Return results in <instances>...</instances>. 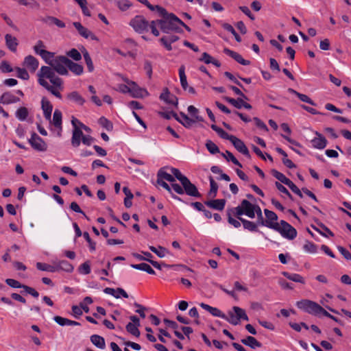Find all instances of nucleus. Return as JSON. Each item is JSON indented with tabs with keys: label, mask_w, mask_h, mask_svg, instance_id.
I'll use <instances>...</instances> for the list:
<instances>
[{
	"label": "nucleus",
	"mask_w": 351,
	"mask_h": 351,
	"mask_svg": "<svg viewBox=\"0 0 351 351\" xmlns=\"http://www.w3.org/2000/svg\"><path fill=\"white\" fill-rule=\"evenodd\" d=\"M45 63L49 66H43L37 73L38 84L58 99H62L61 92L64 90V81L55 72L61 75H68L69 58L64 56H52L47 59Z\"/></svg>",
	"instance_id": "f257e3e1"
},
{
	"label": "nucleus",
	"mask_w": 351,
	"mask_h": 351,
	"mask_svg": "<svg viewBox=\"0 0 351 351\" xmlns=\"http://www.w3.org/2000/svg\"><path fill=\"white\" fill-rule=\"evenodd\" d=\"M232 214L239 217L245 215L251 219H254L257 215L258 218L263 219L262 211L259 206L250 202L248 200H242L240 205L232 208Z\"/></svg>",
	"instance_id": "f03ea898"
},
{
	"label": "nucleus",
	"mask_w": 351,
	"mask_h": 351,
	"mask_svg": "<svg viewBox=\"0 0 351 351\" xmlns=\"http://www.w3.org/2000/svg\"><path fill=\"white\" fill-rule=\"evenodd\" d=\"M156 10L164 16L163 19L158 20V26L164 33L168 34L171 31H178V23L173 19V16H176V15L167 14L163 8L158 5H156Z\"/></svg>",
	"instance_id": "7ed1b4c3"
},
{
	"label": "nucleus",
	"mask_w": 351,
	"mask_h": 351,
	"mask_svg": "<svg viewBox=\"0 0 351 351\" xmlns=\"http://www.w3.org/2000/svg\"><path fill=\"white\" fill-rule=\"evenodd\" d=\"M241 319L248 321L249 318L244 309L239 306H233L227 315V322L233 325H237Z\"/></svg>",
	"instance_id": "20e7f679"
},
{
	"label": "nucleus",
	"mask_w": 351,
	"mask_h": 351,
	"mask_svg": "<svg viewBox=\"0 0 351 351\" xmlns=\"http://www.w3.org/2000/svg\"><path fill=\"white\" fill-rule=\"evenodd\" d=\"M123 81L130 86L129 94L134 98H144L149 95L147 89L140 87L135 82L127 77H121Z\"/></svg>",
	"instance_id": "39448f33"
},
{
	"label": "nucleus",
	"mask_w": 351,
	"mask_h": 351,
	"mask_svg": "<svg viewBox=\"0 0 351 351\" xmlns=\"http://www.w3.org/2000/svg\"><path fill=\"white\" fill-rule=\"evenodd\" d=\"M71 124L73 128L71 137V144L73 147H77L80 145L81 136H82V128L84 123L77 118L72 117Z\"/></svg>",
	"instance_id": "423d86ee"
},
{
	"label": "nucleus",
	"mask_w": 351,
	"mask_h": 351,
	"mask_svg": "<svg viewBox=\"0 0 351 351\" xmlns=\"http://www.w3.org/2000/svg\"><path fill=\"white\" fill-rule=\"evenodd\" d=\"M296 306L298 308L314 315H319V311L322 309V306L319 304L308 300L299 301L297 302Z\"/></svg>",
	"instance_id": "0eeeda50"
},
{
	"label": "nucleus",
	"mask_w": 351,
	"mask_h": 351,
	"mask_svg": "<svg viewBox=\"0 0 351 351\" xmlns=\"http://www.w3.org/2000/svg\"><path fill=\"white\" fill-rule=\"evenodd\" d=\"M274 230L280 232L283 237L289 239H293L297 236L295 229L283 220L278 223V228Z\"/></svg>",
	"instance_id": "6e6552de"
},
{
	"label": "nucleus",
	"mask_w": 351,
	"mask_h": 351,
	"mask_svg": "<svg viewBox=\"0 0 351 351\" xmlns=\"http://www.w3.org/2000/svg\"><path fill=\"white\" fill-rule=\"evenodd\" d=\"M130 25L138 33H143L148 30L149 23L142 16H136L130 21Z\"/></svg>",
	"instance_id": "1a4fd4ad"
},
{
	"label": "nucleus",
	"mask_w": 351,
	"mask_h": 351,
	"mask_svg": "<svg viewBox=\"0 0 351 351\" xmlns=\"http://www.w3.org/2000/svg\"><path fill=\"white\" fill-rule=\"evenodd\" d=\"M264 213L266 217V220H262L261 224L271 229H277L278 228V222L277 215L268 209H265Z\"/></svg>",
	"instance_id": "9d476101"
},
{
	"label": "nucleus",
	"mask_w": 351,
	"mask_h": 351,
	"mask_svg": "<svg viewBox=\"0 0 351 351\" xmlns=\"http://www.w3.org/2000/svg\"><path fill=\"white\" fill-rule=\"evenodd\" d=\"M31 146L36 150L39 152H45L47 149V143L36 133L32 134L29 139Z\"/></svg>",
	"instance_id": "9b49d317"
},
{
	"label": "nucleus",
	"mask_w": 351,
	"mask_h": 351,
	"mask_svg": "<svg viewBox=\"0 0 351 351\" xmlns=\"http://www.w3.org/2000/svg\"><path fill=\"white\" fill-rule=\"evenodd\" d=\"M73 26L77 30L79 34L86 39L98 41V38L88 29L84 27L80 22H74Z\"/></svg>",
	"instance_id": "f8f14e48"
},
{
	"label": "nucleus",
	"mask_w": 351,
	"mask_h": 351,
	"mask_svg": "<svg viewBox=\"0 0 351 351\" xmlns=\"http://www.w3.org/2000/svg\"><path fill=\"white\" fill-rule=\"evenodd\" d=\"M62 114L61 111L58 109H56L53 114V118H51L50 121H49L50 124L56 128L57 135L58 136H61L62 131Z\"/></svg>",
	"instance_id": "ddd939ff"
},
{
	"label": "nucleus",
	"mask_w": 351,
	"mask_h": 351,
	"mask_svg": "<svg viewBox=\"0 0 351 351\" xmlns=\"http://www.w3.org/2000/svg\"><path fill=\"white\" fill-rule=\"evenodd\" d=\"M33 49L35 53L39 55L44 61L47 59L49 60V56H52V52L45 50V45L43 41L40 40L36 43Z\"/></svg>",
	"instance_id": "4468645a"
},
{
	"label": "nucleus",
	"mask_w": 351,
	"mask_h": 351,
	"mask_svg": "<svg viewBox=\"0 0 351 351\" xmlns=\"http://www.w3.org/2000/svg\"><path fill=\"white\" fill-rule=\"evenodd\" d=\"M184 192L190 196L199 197V193L197 191V187L191 182V181L186 178L183 182H181Z\"/></svg>",
	"instance_id": "2eb2a0df"
},
{
	"label": "nucleus",
	"mask_w": 351,
	"mask_h": 351,
	"mask_svg": "<svg viewBox=\"0 0 351 351\" xmlns=\"http://www.w3.org/2000/svg\"><path fill=\"white\" fill-rule=\"evenodd\" d=\"M315 137L311 141L312 147L318 149H324L327 145L326 138L318 132H315Z\"/></svg>",
	"instance_id": "dca6fc26"
},
{
	"label": "nucleus",
	"mask_w": 351,
	"mask_h": 351,
	"mask_svg": "<svg viewBox=\"0 0 351 351\" xmlns=\"http://www.w3.org/2000/svg\"><path fill=\"white\" fill-rule=\"evenodd\" d=\"M23 65L31 72H35L39 65L38 60L32 55L24 58Z\"/></svg>",
	"instance_id": "f3484780"
},
{
	"label": "nucleus",
	"mask_w": 351,
	"mask_h": 351,
	"mask_svg": "<svg viewBox=\"0 0 351 351\" xmlns=\"http://www.w3.org/2000/svg\"><path fill=\"white\" fill-rule=\"evenodd\" d=\"M41 108L43 111V115L47 121H50L51 112L53 110V106L50 101L46 98L43 97L41 99Z\"/></svg>",
	"instance_id": "a211bd4d"
},
{
	"label": "nucleus",
	"mask_w": 351,
	"mask_h": 351,
	"mask_svg": "<svg viewBox=\"0 0 351 351\" xmlns=\"http://www.w3.org/2000/svg\"><path fill=\"white\" fill-rule=\"evenodd\" d=\"M230 142L232 143L234 147L237 149V151H239L240 153L243 154V155L247 157L250 156V152L248 149L241 139L234 136L232 138Z\"/></svg>",
	"instance_id": "6ab92c4d"
},
{
	"label": "nucleus",
	"mask_w": 351,
	"mask_h": 351,
	"mask_svg": "<svg viewBox=\"0 0 351 351\" xmlns=\"http://www.w3.org/2000/svg\"><path fill=\"white\" fill-rule=\"evenodd\" d=\"M199 306L203 309L210 313L214 317H221L225 320L227 319V315L216 307H213L205 303H201L199 304Z\"/></svg>",
	"instance_id": "aec40b11"
},
{
	"label": "nucleus",
	"mask_w": 351,
	"mask_h": 351,
	"mask_svg": "<svg viewBox=\"0 0 351 351\" xmlns=\"http://www.w3.org/2000/svg\"><path fill=\"white\" fill-rule=\"evenodd\" d=\"M104 293L108 295L114 296L115 298H120L123 297L124 298H128V294L122 288H117L114 289L113 288L107 287L104 290Z\"/></svg>",
	"instance_id": "412c9836"
},
{
	"label": "nucleus",
	"mask_w": 351,
	"mask_h": 351,
	"mask_svg": "<svg viewBox=\"0 0 351 351\" xmlns=\"http://www.w3.org/2000/svg\"><path fill=\"white\" fill-rule=\"evenodd\" d=\"M5 45L12 52H15L19 45L18 40L11 34H7L5 36Z\"/></svg>",
	"instance_id": "4be33fe9"
},
{
	"label": "nucleus",
	"mask_w": 351,
	"mask_h": 351,
	"mask_svg": "<svg viewBox=\"0 0 351 351\" xmlns=\"http://www.w3.org/2000/svg\"><path fill=\"white\" fill-rule=\"evenodd\" d=\"M205 204L211 208L222 210L225 207L226 200L224 199L210 200L206 202Z\"/></svg>",
	"instance_id": "5701e85b"
},
{
	"label": "nucleus",
	"mask_w": 351,
	"mask_h": 351,
	"mask_svg": "<svg viewBox=\"0 0 351 351\" xmlns=\"http://www.w3.org/2000/svg\"><path fill=\"white\" fill-rule=\"evenodd\" d=\"M66 98L80 106H83L86 101L84 98L77 91L69 93L66 95Z\"/></svg>",
	"instance_id": "b1692460"
},
{
	"label": "nucleus",
	"mask_w": 351,
	"mask_h": 351,
	"mask_svg": "<svg viewBox=\"0 0 351 351\" xmlns=\"http://www.w3.org/2000/svg\"><path fill=\"white\" fill-rule=\"evenodd\" d=\"M19 101V99L10 92H6L0 97V103L3 104H14Z\"/></svg>",
	"instance_id": "393cba45"
},
{
	"label": "nucleus",
	"mask_w": 351,
	"mask_h": 351,
	"mask_svg": "<svg viewBox=\"0 0 351 351\" xmlns=\"http://www.w3.org/2000/svg\"><path fill=\"white\" fill-rule=\"evenodd\" d=\"M241 341L244 345L249 346L252 349L261 347V343L252 336H248L246 338L241 339Z\"/></svg>",
	"instance_id": "a878e982"
},
{
	"label": "nucleus",
	"mask_w": 351,
	"mask_h": 351,
	"mask_svg": "<svg viewBox=\"0 0 351 351\" xmlns=\"http://www.w3.org/2000/svg\"><path fill=\"white\" fill-rule=\"evenodd\" d=\"M282 274L291 281L301 283V284H305L304 278L298 274L289 273L287 271H283L282 273Z\"/></svg>",
	"instance_id": "bb28decb"
},
{
	"label": "nucleus",
	"mask_w": 351,
	"mask_h": 351,
	"mask_svg": "<svg viewBox=\"0 0 351 351\" xmlns=\"http://www.w3.org/2000/svg\"><path fill=\"white\" fill-rule=\"evenodd\" d=\"M68 67L72 73L76 75H80L82 74L84 69L83 66L79 64L75 63L69 59Z\"/></svg>",
	"instance_id": "cd10ccee"
},
{
	"label": "nucleus",
	"mask_w": 351,
	"mask_h": 351,
	"mask_svg": "<svg viewBox=\"0 0 351 351\" xmlns=\"http://www.w3.org/2000/svg\"><path fill=\"white\" fill-rule=\"evenodd\" d=\"M57 271L60 269L68 273L73 271V266L66 261H60L56 265Z\"/></svg>",
	"instance_id": "c85d7f7f"
},
{
	"label": "nucleus",
	"mask_w": 351,
	"mask_h": 351,
	"mask_svg": "<svg viewBox=\"0 0 351 351\" xmlns=\"http://www.w3.org/2000/svg\"><path fill=\"white\" fill-rule=\"evenodd\" d=\"M90 341L93 344H94L96 347L104 349L105 348V340L104 339L97 335H93L90 337Z\"/></svg>",
	"instance_id": "c756f323"
},
{
	"label": "nucleus",
	"mask_w": 351,
	"mask_h": 351,
	"mask_svg": "<svg viewBox=\"0 0 351 351\" xmlns=\"http://www.w3.org/2000/svg\"><path fill=\"white\" fill-rule=\"evenodd\" d=\"M201 61H203L206 64H213L217 67H219L221 66V63L213 58L211 56H210L208 53L204 52L202 53V58L199 59Z\"/></svg>",
	"instance_id": "7c9ffc66"
},
{
	"label": "nucleus",
	"mask_w": 351,
	"mask_h": 351,
	"mask_svg": "<svg viewBox=\"0 0 351 351\" xmlns=\"http://www.w3.org/2000/svg\"><path fill=\"white\" fill-rule=\"evenodd\" d=\"M157 178L172 183L175 182L174 177L171 174L165 171V168H162L158 171Z\"/></svg>",
	"instance_id": "2f4dec72"
},
{
	"label": "nucleus",
	"mask_w": 351,
	"mask_h": 351,
	"mask_svg": "<svg viewBox=\"0 0 351 351\" xmlns=\"http://www.w3.org/2000/svg\"><path fill=\"white\" fill-rule=\"evenodd\" d=\"M132 267L146 271L147 273L149 274H155L154 270L151 267V266L147 263H143L140 264H133L131 265Z\"/></svg>",
	"instance_id": "473e14b6"
},
{
	"label": "nucleus",
	"mask_w": 351,
	"mask_h": 351,
	"mask_svg": "<svg viewBox=\"0 0 351 351\" xmlns=\"http://www.w3.org/2000/svg\"><path fill=\"white\" fill-rule=\"evenodd\" d=\"M289 91L295 95L302 101L308 103L312 106H315V103L306 95L300 93L292 88H289Z\"/></svg>",
	"instance_id": "72a5a7b5"
},
{
	"label": "nucleus",
	"mask_w": 351,
	"mask_h": 351,
	"mask_svg": "<svg viewBox=\"0 0 351 351\" xmlns=\"http://www.w3.org/2000/svg\"><path fill=\"white\" fill-rule=\"evenodd\" d=\"M149 250L155 253L158 257L164 258L169 253V251L164 247L158 246L156 247L154 246H149Z\"/></svg>",
	"instance_id": "f704fd0d"
},
{
	"label": "nucleus",
	"mask_w": 351,
	"mask_h": 351,
	"mask_svg": "<svg viewBox=\"0 0 351 351\" xmlns=\"http://www.w3.org/2000/svg\"><path fill=\"white\" fill-rule=\"evenodd\" d=\"M160 99L167 104H175V97L171 95L167 89H165L160 95Z\"/></svg>",
	"instance_id": "c9c22d12"
},
{
	"label": "nucleus",
	"mask_w": 351,
	"mask_h": 351,
	"mask_svg": "<svg viewBox=\"0 0 351 351\" xmlns=\"http://www.w3.org/2000/svg\"><path fill=\"white\" fill-rule=\"evenodd\" d=\"M179 76L182 87L184 90H186L188 88V83L185 74V68L184 66H181L179 69Z\"/></svg>",
	"instance_id": "e433bc0d"
},
{
	"label": "nucleus",
	"mask_w": 351,
	"mask_h": 351,
	"mask_svg": "<svg viewBox=\"0 0 351 351\" xmlns=\"http://www.w3.org/2000/svg\"><path fill=\"white\" fill-rule=\"evenodd\" d=\"M88 90L92 94L90 100L97 106H102V101L96 95V90L93 86L90 85L88 87Z\"/></svg>",
	"instance_id": "4c0bfd02"
},
{
	"label": "nucleus",
	"mask_w": 351,
	"mask_h": 351,
	"mask_svg": "<svg viewBox=\"0 0 351 351\" xmlns=\"http://www.w3.org/2000/svg\"><path fill=\"white\" fill-rule=\"evenodd\" d=\"M239 219L242 222L245 229L254 232L257 231V226L255 223L248 221L247 219L239 217Z\"/></svg>",
	"instance_id": "58836bf2"
},
{
	"label": "nucleus",
	"mask_w": 351,
	"mask_h": 351,
	"mask_svg": "<svg viewBox=\"0 0 351 351\" xmlns=\"http://www.w3.org/2000/svg\"><path fill=\"white\" fill-rule=\"evenodd\" d=\"M303 250L310 254H315L317 252V246L313 242L306 241L303 245Z\"/></svg>",
	"instance_id": "ea45409f"
},
{
	"label": "nucleus",
	"mask_w": 351,
	"mask_h": 351,
	"mask_svg": "<svg viewBox=\"0 0 351 351\" xmlns=\"http://www.w3.org/2000/svg\"><path fill=\"white\" fill-rule=\"evenodd\" d=\"M140 326H137L136 324H132V323H128L127 325H126V330L130 333L131 335L136 337H138L140 336V331L138 330V327Z\"/></svg>",
	"instance_id": "a19ab883"
},
{
	"label": "nucleus",
	"mask_w": 351,
	"mask_h": 351,
	"mask_svg": "<svg viewBox=\"0 0 351 351\" xmlns=\"http://www.w3.org/2000/svg\"><path fill=\"white\" fill-rule=\"evenodd\" d=\"M44 21L49 25L54 24L58 27L63 28L65 27V24L62 21L59 20L58 19L53 17V16H47Z\"/></svg>",
	"instance_id": "79ce46f5"
},
{
	"label": "nucleus",
	"mask_w": 351,
	"mask_h": 351,
	"mask_svg": "<svg viewBox=\"0 0 351 351\" xmlns=\"http://www.w3.org/2000/svg\"><path fill=\"white\" fill-rule=\"evenodd\" d=\"M188 112L193 117H194L195 121L199 122L204 121L203 117L198 114L199 110L196 108L195 106H189L188 107Z\"/></svg>",
	"instance_id": "37998d69"
},
{
	"label": "nucleus",
	"mask_w": 351,
	"mask_h": 351,
	"mask_svg": "<svg viewBox=\"0 0 351 351\" xmlns=\"http://www.w3.org/2000/svg\"><path fill=\"white\" fill-rule=\"evenodd\" d=\"M115 3L123 12L128 10L132 6L131 2L128 0H115Z\"/></svg>",
	"instance_id": "c03bdc74"
},
{
	"label": "nucleus",
	"mask_w": 351,
	"mask_h": 351,
	"mask_svg": "<svg viewBox=\"0 0 351 351\" xmlns=\"http://www.w3.org/2000/svg\"><path fill=\"white\" fill-rule=\"evenodd\" d=\"M209 181H210V189L208 192V196L210 197H215L217 195V190H218V185L214 180L212 176L209 177Z\"/></svg>",
	"instance_id": "a18cd8bd"
},
{
	"label": "nucleus",
	"mask_w": 351,
	"mask_h": 351,
	"mask_svg": "<svg viewBox=\"0 0 351 351\" xmlns=\"http://www.w3.org/2000/svg\"><path fill=\"white\" fill-rule=\"evenodd\" d=\"M36 267L38 269L41 271H47L49 272H54L57 271L56 266H51L46 263H37Z\"/></svg>",
	"instance_id": "49530a36"
},
{
	"label": "nucleus",
	"mask_w": 351,
	"mask_h": 351,
	"mask_svg": "<svg viewBox=\"0 0 351 351\" xmlns=\"http://www.w3.org/2000/svg\"><path fill=\"white\" fill-rule=\"evenodd\" d=\"M28 115L27 109L25 107L19 108L16 112V117L20 121H25Z\"/></svg>",
	"instance_id": "de8ad7c7"
},
{
	"label": "nucleus",
	"mask_w": 351,
	"mask_h": 351,
	"mask_svg": "<svg viewBox=\"0 0 351 351\" xmlns=\"http://www.w3.org/2000/svg\"><path fill=\"white\" fill-rule=\"evenodd\" d=\"M222 156L224 157L228 161L232 162L234 165L239 166V167H242L241 164L239 162V160L233 156V154L229 151H226V153L221 154Z\"/></svg>",
	"instance_id": "09e8293b"
},
{
	"label": "nucleus",
	"mask_w": 351,
	"mask_h": 351,
	"mask_svg": "<svg viewBox=\"0 0 351 351\" xmlns=\"http://www.w3.org/2000/svg\"><path fill=\"white\" fill-rule=\"evenodd\" d=\"M271 173L277 180L285 184H287L289 181V178H287L283 173L278 171L277 170H272Z\"/></svg>",
	"instance_id": "8fccbe9b"
},
{
	"label": "nucleus",
	"mask_w": 351,
	"mask_h": 351,
	"mask_svg": "<svg viewBox=\"0 0 351 351\" xmlns=\"http://www.w3.org/2000/svg\"><path fill=\"white\" fill-rule=\"evenodd\" d=\"M90 265L89 261H86L80 265L78 271L81 274L87 275L90 273Z\"/></svg>",
	"instance_id": "3c124183"
},
{
	"label": "nucleus",
	"mask_w": 351,
	"mask_h": 351,
	"mask_svg": "<svg viewBox=\"0 0 351 351\" xmlns=\"http://www.w3.org/2000/svg\"><path fill=\"white\" fill-rule=\"evenodd\" d=\"M206 147L208 152L212 154H215L219 152V149L217 145L210 140L206 141Z\"/></svg>",
	"instance_id": "603ef678"
},
{
	"label": "nucleus",
	"mask_w": 351,
	"mask_h": 351,
	"mask_svg": "<svg viewBox=\"0 0 351 351\" xmlns=\"http://www.w3.org/2000/svg\"><path fill=\"white\" fill-rule=\"evenodd\" d=\"M16 71V76L22 80H27L29 78L28 72L25 69L16 67L14 69Z\"/></svg>",
	"instance_id": "864d4df0"
},
{
	"label": "nucleus",
	"mask_w": 351,
	"mask_h": 351,
	"mask_svg": "<svg viewBox=\"0 0 351 351\" xmlns=\"http://www.w3.org/2000/svg\"><path fill=\"white\" fill-rule=\"evenodd\" d=\"M222 27L224 29L227 30L228 32H230L235 38L237 42L241 41V38L239 36V34L235 32L234 27L228 24V23H223Z\"/></svg>",
	"instance_id": "5fc2aeb1"
},
{
	"label": "nucleus",
	"mask_w": 351,
	"mask_h": 351,
	"mask_svg": "<svg viewBox=\"0 0 351 351\" xmlns=\"http://www.w3.org/2000/svg\"><path fill=\"white\" fill-rule=\"evenodd\" d=\"M99 123L108 131H110L113 128L112 123L106 118L102 117L99 119Z\"/></svg>",
	"instance_id": "6e6d98bb"
},
{
	"label": "nucleus",
	"mask_w": 351,
	"mask_h": 351,
	"mask_svg": "<svg viewBox=\"0 0 351 351\" xmlns=\"http://www.w3.org/2000/svg\"><path fill=\"white\" fill-rule=\"evenodd\" d=\"M225 99L235 108L238 109H241L242 108V104L243 100L241 98H238L237 99L231 98V97H226Z\"/></svg>",
	"instance_id": "4d7b16f0"
},
{
	"label": "nucleus",
	"mask_w": 351,
	"mask_h": 351,
	"mask_svg": "<svg viewBox=\"0 0 351 351\" xmlns=\"http://www.w3.org/2000/svg\"><path fill=\"white\" fill-rule=\"evenodd\" d=\"M227 215L228 217V221L229 223L232 225L234 228H239L241 226L240 221L232 217V215H234L232 212V208L228 210Z\"/></svg>",
	"instance_id": "13d9d810"
},
{
	"label": "nucleus",
	"mask_w": 351,
	"mask_h": 351,
	"mask_svg": "<svg viewBox=\"0 0 351 351\" xmlns=\"http://www.w3.org/2000/svg\"><path fill=\"white\" fill-rule=\"evenodd\" d=\"M66 55L75 61H78L82 58L81 53L76 49H72L69 51L66 52Z\"/></svg>",
	"instance_id": "bf43d9fd"
},
{
	"label": "nucleus",
	"mask_w": 351,
	"mask_h": 351,
	"mask_svg": "<svg viewBox=\"0 0 351 351\" xmlns=\"http://www.w3.org/2000/svg\"><path fill=\"white\" fill-rule=\"evenodd\" d=\"M171 172L173 174L172 176L176 178L180 182H183L186 178L185 176L182 175L179 169L176 168L171 167L170 168Z\"/></svg>",
	"instance_id": "052dcab7"
},
{
	"label": "nucleus",
	"mask_w": 351,
	"mask_h": 351,
	"mask_svg": "<svg viewBox=\"0 0 351 351\" xmlns=\"http://www.w3.org/2000/svg\"><path fill=\"white\" fill-rule=\"evenodd\" d=\"M19 3L23 5L30 8H38L39 4L35 0H19Z\"/></svg>",
	"instance_id": "680f3d73"
},
{
	"label": "nucleus",
	"mask_w": 351,
	"mask_h": 351,
	"mask_svg": "<svg viewBox=\"0 0 351 351\" xmlns=\"http://www.w3.org/2000/svg\"><path fill=\"white\" fill-rule=\"evenodd\" d=\"M286 185L289 186L293 193L299 195L300 197H302L301 191L291 180H289V181L287 182Z\"/></svg>",
	"instance_id": "e2e57ef3"
},
{
	"label": "nucleus",
	"mask_w": 351,
	"mask_h": 351,
	"mask_svg": "<svg viewBox=\"0 0 351 351\" xmlns=\"http://www.w3.org/2000/svg\"><path fill=\"white\" fill-rule=\"evenodd\" d=\"M93 302V300L90 297H86L84 300L80 303L81 307L83 308V310L88 313L89 311V308L88 307V305L91 304Z\"/></svg>",
	"instance_id": "0e129e2a"
},
{
	"label": "nucleus",
	"mask_w": 351,
	"mask_h": 351,
	"mask_svg": "<svg viewBox=\"0 0 351 351\" xmlns=\"http://www.w3.org/2000/svg\"><path fill=\"white\" fill-rule=\"evenodd\" d=\"M5 282L8 285L13 288H23V286L19 281L12 278L6 279Z\"/></svg>",
	"instance_id": "69168bd1"
},
{
	"label": "nucleus",
	"mask_w": 351,
	"mask_h": 351,
	"mask_svg": "<svg viewBox=\"0 0 351 351\" xmlns=\"http://www.w3.org/2000/svg\"><path fill=\"white\" fill-rule=\"evenodd\" d=\"M130 86L127 83L118 84L116 90L121 93H129Z\"/></svg>",
	"instance_id": "338daca9"
},
{
	"label": "nucleus",
	"mask_w": 351,
	"mask_h": 351,
	"mask_svg": "<svg viewBox=\"0 0 351 351\" xmlns=\"http://www.w3.org/2000/svg\"><path fill=\"white\" fill-rule=\"evenodd\" d=\"M0 69L4 73H10L13 71L10 64L6 61H3L0 64Z\"/></svg>",
	"instance_id": "774afa93"
}]
</instances>
